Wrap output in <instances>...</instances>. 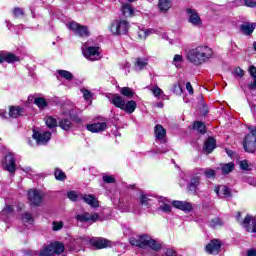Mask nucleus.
I'll use <instances>...</instances> for the list:
<instances>
[{"label":"nucleus","instance_id":"obj_33","mask_svg":"<svg viewBox=\"0 0 256 256\" xmlns=\"http://www.w3.org/2000/svg\"><path fill=\"white\" fill-rule=\"evenodd\" d=\"M90 243V238L89 237H78L74 240V245H78V247H85L89 245Z\"/></svg>","mask_w":256,"mask_h":256},{"label":"nucleus","instance_id":"obj_38","mask_svg":"<svg viewBox=\"0 0 256 256\" xmlns=\"http://www.w3.org/2000/svg\"><path fill=\"white\" fill-rule=\"evenodd\" d=\"M222 174L223 175H229V173H231L233 171V169H235V164H233V162H229L227 164H222Z\"/></svg>","mask_w":256,"mask_h":256},{"label":"nucleus","instance_id":"obj_31","mask_svg":"<svg viewBox=\"0 0 256 256\" xmlns=\"http://www.w3.org/2000/svg\"><path fill=\"white\" fill-rule=\"evenodd\" d=\"M149 65V60L147 58H137L135 62V67L137 71H143L145 67Z\"/></svg>","mask_w":256,"mask_h":256},{"label":"nucleus","instance_id":"obj_56","mask_svg":"<svg viewBox=\"0 0 256 256\" xmlns=\"http://www.w3.org/2000/svg\"><path fill=\"white\" fill-rule=\"evenodd\" d=\"M248 89L250 91H256V77L253 78V82L248 83Z\"/></svg>","mask_w":256,"mask_h":256},{"label":"nucleus","instance_id":"obj_17","mask_svg":"<svg viewBox=\"0 0 256 256\" xmlns=\"http://www.w3.org/2000/svg\"><path fill=\"white\" fill-rule=\"evenodd\" d=\"M87 129L91 133H103V131H107V123L100 122V123L89 124L87 125Z\"/></svg>","mask_w":256,"mask_h":256},{"label":"nucleus","instance_id":"obj_50","mask_svg":"<svg viewBox=\"0 0 256 256\" xmlns=\"http://www.w3.org/2000/svg\"><path fill=\"white\" fill-rule=\"evenodd\" d=\"M210 227L213 229H217V227H221V219L214 218L209 222Z\"/></svg>","mask_w":256,"mask_h":256},{"label":"nucleus","instance_id":"obj_2","mask_svg":"<svg viewBox=\"0 0 256 256\" xmlns=\"http://www.w3.org/2000/svg\"><path fill=\"white\" fill-rule=\"evenodd\" d=\"M129 241L134 247H139L140 249H152V251H161L163 249V242L153 239L148 234L131 237Z\"/></svg>","mask_w":256,"mask_h":256},{"label":"nucleus","instance_id":"obj_14","mask_svg":"<svg viewBox=\"0 0 256 256\" xmlns=\"http://www.w3.org/2000/svg\"><path fill=\"white\" fill-rule=\"evenodd\" d=\"M241 226L248 231V233H256V218L251 215H246L241 222Z\"/></svg>","mask_w":256,"mask_h":256},{"label":"nucleus","instance_id":"obj_53","mask_svg":"<svg viewBox=\"0 0 256 256\" xmlns=\"http://www.w3.org/2000/svg\"><path fill=\"white\" fill-rule=\"evenodd\" d=\"M53 231H61L63 229V223L61 221H54L52 223Z\"/></svg>","mask_w":256,"mask_h":256},{"label":"nucleus","instance_id":"obj_22","mask_svg":"<svg viewBox=\"0 0 256 256\" xmlns=\"http://www.w3.org/2000/svg\"><path fill=\"white\" fill-rule=\"evenodd\" d=\"M198 173L200 175H205L206 179H215L217 177V171L211 168H198Z\"/></svg>","mask_w":256,"mask_h":256},{"label":"nucleus","instance_id":"obj_42","mask_svg":"<svg viewBox=\"0 0 256 256\" xmlns=\"http://www.w3.org/2000/svg\"><path fill=\"white\" fill-rule=\"evenodd\" d=\"M45 123L49 129H53L54 127H57V119L48 116L45 118Z\"/></svg>","mask_w":256,"mask_h":256},{"label":"nucleus","instance_id":"obj_6","mask_svg":"<svg viewBox=\"0 0 256 256\" xmlns=\"http://www.w3.org/2000/svg\"><path fill=\"white\" fill-rule=\"evenodd\" d=\"M82 53L88 61H99L101 60V49L96 46H82Z\"/></svg>","mask_w":256,"mask_h":256},{"label":"nucleus","instance_id":"obj_18","mask_svg":"<svg viewBox=\"0 0 256 256\" xmlns=\"http://www.w3.org/2000/svg\"><path fill=\"white\" fill-rule=\"evenodd\" d=\"M173 207H175L176 209H180V211H192L193 210V206L191 205V203L189 202H185V201H179V200H175L172 202Z\"/></svg>","mask_w":256,"mask_h":256},{"label":"nucleus","instance_id":"obj_47","mask_svg":"<svg viewBox=\"0 0 256 256\" xmlns=\"http://www.w3.org/2000/svg\"><path fill=\"white\" fill-rule=\"evenodd\" d=\"M161 256H177V252L173 248H165Z\"/></svg>","mask_w":256,"mask_h":256},{"label":"nucleus","instance_id":"obj_15","mask_svg":"<svg viewBox=\"0 0 256 256\" xmlns=\"http://www.w3.org/2000/svg\"><path fill=\"white\" fill-rule=\"evenodd\" d=\"M4 168L9 173H15V169H16V166H15V155L13 153H9V154L6 155Z\"/></svg>","mask_w":256,"mask_h":256},{"label":"nucleus","instance_id":"obj_51","mask_svg":"<svg viewBox=\"0 0 256 256\" xmlns=\"http://www.w3.org/2000/svg\"><path fill=\"white\" fill-rule=\"evenodd\" d=\"M149 201H150L149 197H147L143 192H141L140 193V203H141V205L147 206V205H149Z\"/></svg>","mask_w":256,"mask_h":256},{"label":"nucleus","instance_id":"obj_55","mask_svg":"<svg viewBox=\"0 0 256 256\" xmlns=\"http://www.w3.org/2000/svg\"><path fill=\"white\" fill-rule=\"evenodd\" d=\"M104 183H115V178L113 176L110 175H104L102 177Z\"/></svg>","mask_w":256,"mask_h":256},{"label":"nucleus","instance_id":"obj_45","mask_svg":"<svg viewBox=\"0 0 256 256\" xmlns=\"http://www.w3.org/2000/svg\"><path fill=\"white\" fill-rule=\"evenodd\" d=\"M240 169L244 171H251V164L247 160H242L239 162Z\"/></svg>","mask_w":256,"mask_h":256},{"label":"nucleus","instance_id":"obj_5","mask_svg":"<svg viewBox=\"0 0 256 256\" xmlns=\"http://www.w3.org/2000/svg\"><path fill=\"white\" fill-rule=\"evenodd\" d=\"M129 27L127 20H115L110 26V31L112 35H127Z\"/></svg>","mask_w":256,"mask_h":256},{"label":"nucleus","instance_id":"obj_43","mask_svg":"<svg viewBox=\"0 0 256 256\" xmlns=\"http://www.w3.org/2000/svg\"><path fill=\"white\" fill-rule=\"evenodd\" d=\"M59 127H61V129H63L64 131H69V129H71V120L62 119L59 122Z\"/></svg>","mask_w":256,"mask_h":256},{"label":"nucleus","instance_id":"obj_24","mask_svg":"<svg viewBox=\"0 0 256 256\" xmlns=\"http://www.w3.org/2000/svg\"><path fill=\"white\" fill-rule=\"evenodd\" d=\"M154 133L158 141H163V139H165V136L167 135V130H165L162 125L158 124L154 128Z\"/></svg>","mask_w":256,"mask_h":256},{"label":"nucleus","instance_id":"obj_34","mask_svg":"<svg viewBox=\"0 0 256 256\" xmlns=\"http://www.w3.org/2000/svg\"><path fill=\"white\" fill-rule=\"evenodd\" d=\"M185 59L183 58V55L181 54H176L173 57L172 64H174L177 69H181V66L183 65Z\"/></svg>","mask_w":256,"mask_h":256},{"label":"nucleus","instance_id":"obj_30","mask_svg":"<svg viewBox=\"0 0 256 256\" xmlns=\"http://www.w3.org/2000/svg\"><path fill=\"white\" fill-rule=\"evenodd\" d=\"M150 91L153 93L154 97L157 99H167V95H165V92L159 86H153L150 88Z\"/></svg>","mask_w":256,"mask_h":256},{"label":"nucleus","instance_id":"obj_64","mask_svg":"<svg viewBox=\"0 0 256 256\" xmlns=\"http://www.w3.org/2000/svg\"><path fill=\"white\" fill-rule=\"evenodd\" d=\"M4 58H3V52H0V63H3Z\"/></svg>","mask_w":256,"mask_h":256},{"label":"nucleus","instance_id":"obj_59","mask_svg":"<svg viewBox=\"0 0 256 256\" xmlns=\"http://www.w3.org/2000/svg\"><path fill=\"white\" fill-rule=\"evenodd\" d=\"M246 7H256V0H245Z\"/></svg>","mask_w":256,"mask_h":256},{"label":"nucleus","instance_id":"obj_16","mask_svg":"<svg viewBox=\"0 0 256 256\" xmlns=\"http://www.w3.org/2000/svg\"><path fill=\"white\" fill-rule=\"evenodd\" d=\"M76 220L80 221V223H87V221H99V214H91V213H84L76 215Z\"/></svg>","mask_w":256,"mask_h":256},{"label":"nucleus","instance_id":"obj_35","mask_svg":"<svg viewBox=\"0 0 256 256\" xmlns=\"http://www.w3.org/2000/svg\"><path fill=\"white\" fill-rule=\"evenodd\" d=\"M155 33V30L139 29L137 32L138 38L141 40L147 39L149 35Z\"/></svg>","mask_w":256,"mask_h":256},{"label":"nucleus","instance_id":"obj_28","mask_svg":"<svg viewBox=\"0 0 256 256\" xmlns=\"http://www.w3.org/2000/svg\"><path fill=\"white\" fill-rule=\"evenodd\" d=\"M22 115H23V108L19 106L9 107V116L13 117V119H17V117H21Z\"/></svg>","mask_w":256,"mask_h":256},{"label":"nucleus","instance_id":"obj_57","mask_svg":"<svg viewBox=\"0 0 256 256\" xmlns=\"http://www.w3.org/2000/svg\"><path fill=\"white\" fill-rule=\"evenodd\" d=\"M13 13H14V16L16 17H23V9L21 8H15Z\"/></svg>","mask_w":256,"mask_h":256},{"label":"nucleus","instance_id":"obj_25","mask_svg":"<svg viewBox=\"0 0 256 256\" xmlns=\"http://www.w3.org/2000/svg\"><path fill=\"white\" fill-rule=\"evenodd\" d=\"M214 191L218 197H231V190L227 186H217L214 188Z\"/></svg>","mask_w":256,"mask_h":256},{"label":"nucleus","instance_id":"obj_60","mask_svg":"<svg viewBox=\"0 0 256 256\" xmlns=\"http://www.w3.org/2000/svg\"><path fill=\"white\" fill-rule=\"evenodd\" d=\"M249 73H250L252 79H254L256 77V67L255 66H251L249 68Z\"/></svg>","mask_w":256,"mask_h":256},{"label":"nucleus","instance_id":"obj_40","mask_svg":"<svg viewBox=\"0 0 256 256\" xmlns=\"http://www.w3.org/2000/svg\"><path fill=\"white\" fill-rule=\"evenodd\" d=\"M120 93L124 96V97H134L135 96V91H133V89L129 88V87H122L120 88Z\"/></svg>","mask_w":256,"mask_h":256},{"label":"nucleus","instance_id":"obj_3","mask_svg":"<svg viewBox=\"0 0 256 256\" xmlns=\"http://www.w3.org/2000/svg\"><path fill=\"white\" fill-rule=\"evenodd\" d=\"M250 134L246 135L243 143L246 153H255L256 151V126H248Z\"/></svg>","mask_w":256,"mask_h":256},{"label":"nucleus","instance_id":"obj_7","mask_svg":"<svg viewBox=\"0 0 256 256\" xmlns=\"http://www.w3.org/2000/svg\"><path fill=\"white\" fill-rule=\"evenodd\" d=\"M186 15L187 21L192 27H201V25H203V20H201V16L197 10L188 8L186 10Z\"/></svg>","mask_w":256,"mask_h":256},{"label":"nucleus","instance_id":"obj_44","mask_svg":"<svg viewBox=\"0 0 256 256\" xmlns=\"http://www.w3.org/2000/svg\"><path fill=\"white\" fill-rule=\"evenodd\" d=\"M22 221L24 223H28L29 225H32L33 223V216L29 213V212H26L22 215Z\"/></svg>","mask_w":256,"mask_h":256},{"label":"nucleus","instance_id":"obj_21","mask_svg":"<svg viewBox=\"0 0 256 256\" xmlns=\"http://www.w3.org/2000/svg\"><path fill=\"white\" fill-rule=\"evenodd\" d=\"M256 29V24L254 23H244L240 25V31L243 35L249 36L253 35V31Z\"/></svg>","mask_w":256,"mask_h":256},{"label":"nucleus","instance_id":"obj_19","mask_svg":"<svg viewBox=\"0 0 256 256\" xmlns=\"http://www.w3.org/2000/svg\"><path fill=\"white\" fill-rule=\"evenodd\" d=\"M158 210L163 211L164 213H171V203L167 198L160 197L158 200Z\"/></svg>","mask_w":256,"mask_h":256},{"label":"nucleus","instance_id":"obj_4","mask_svg":"<svg viewBox=\"0 0 256 256\" xmlns=\"http://www.w3.org/2000/svg\"><path fill=\"white\" fill-rule=\"evenodd\" d=\"M65 251V245L61 242H52L50 245L45 246L40 250L38 256H52V255H61Z\"/></svg>","mask_w":256,"mask_h":256},{"label":"nucleus","instance_id":"obj_10","mask_svg":"<svg viewBox=\"0 0 256 256\" xmlns=\"http://www.w3.org/2000/svg\"><path fill=\"white\" fill-rule=\"evenodd\" d=\"M28 200L31 205L39 207L43 203V192L41 190L33 189L28 191Z\"/></svg>","mask_w":256,"mask_h":256},{"label":"nucleus","instance_id":"obj_52","mask_svg":"<svg viewBox=\"0 0 256 256\" xmlns=\"http://www.w3.org/2000/svg\"><path fill=\"white\" fill-rule=\"evenodd\" d=\"M173 92L176 95H183V88L181 87V84H179V83L174 84Z\"/></svg>","mask_w":256,"mask_h":256},{"label":"nucleus","instance_id":"obj_12","mask_svg":"<svg viewBox=\"0 0 256 256\" xmlns=\"http://www.w3.org/2000/svg\"><path fill=\"white\" fill-rule=\"evenodd\" d=\"M89 245L96 249H107V247H113V242L105 238H90Z\"/></svg>","mask_w":256,"mask_h":256},{"label":"nucleus","instance_id":"obj_54","mask_svg":"<svg viewBox=\"0 0 256 256\" xmlns=\"http://www.w3.org/2000/svg\"><path fill=\"white\" fill-rule=\"evenodd\" d=\"M68 199H70V201H77V199H79V195H77V192L75 191H70L68 192Z\"/></svg>","mask_w":256,"mask_h":256},{"label":"nucleus","instance_id":"obj_46","mask_svg":"<svg viewBox=\"0 0 256 256\" xmlns=\"http://www.w3.org/2000/svg\"><path fill=\"white\" fill-rule=\"evenodd\" d=\"M11 213H13V206L9 205L6 206L1 212L0 215L2 217H7V215H11Z\"/></svg>","mask_w":256,"mask_h":256},{"label":"nucleus","instance_id":"obj_13","mask_svg":"<svg viewBox=\"0 0 256 256\" xmlns=\"http://www.w3.org/2000/svg\"><path fill=\"white\" fill-rule=\"evenodd\" d=\"M222 245L223 243H221V240L213 239L206 245L205 251L210 255H219V251H221Z\"/></svg>","mask_w":256,"mask_h":256},{"label":"nucleus","instance_id":"obj_1","mask_svg":"<svg viewBox=\"0 0 256 256\" xmlns=\"http://www.w3.org/2000/svg\"><path fill=\"white\" fill-rule=\"evenodd\" d=\"M186 59L189 63H192V65L199 67V65H203L210 59H213V49L205 45L191 48L186 53Z\"/></svg>","mask_w":256,"mask_h":256},{"label":"nucleus","instance_id":"obj_29","mask_svg":"<svg viewBox=\"0 0 256 256\" xmlns=\"http://www.w3.org/2000/svg\"><path fill=\"white\" fill-rule=\"evenodd\" d=\"M82 199L87 205H90V207H99V201L93 195H84Z\"/></svg>","mask_w":256,"mask_h":256},{"label":"nucleus","instance_id":"obj_49","mask_svg":"<svg viewBox=\"0 0 256 256\" xmlns=\"http://www.w3.org/2000/svg\"><path fill=\"white\" fill-rule=\"evenodd\" d=\"M54 175L55 179H57L58 181H63L65 179V173L60 169H56Z\"/></svg>","mask_w":256,"mask_h":256},{"label":"nucleus","instance_id":"obj_63","mask_svg":"<svg viewBox=\"0 0 256 256\" xmlns=\"http://www.w3.org/2000/svg\"><path fill=\"white\" fill-rule=\"evenodd\" d=\"M246 255L247 256H256V249L252 248V249L247 250Z\"/></svg>","mask_w":256,"mask_h":256},{"label":"nucleus","instance_id":"obj_39","mask_svg":"<svg viewBox=\"0 0 256 256\" xmlns=\"http://www.w3.org/2000/svg\"><path fill=\"white\" fill-rule=\"evenodd\" d=\"M58 75L66 81H73V74L67 70H57Z\"/></svg>","mask_w":256,"mask_h":256},{"label":"nucleus","instance_id":"obj_8","mask_svg":"<svg viewBox=\"0 0 256 256\" xmlns=\"http://www.w3.org/2000/svg\"><path fill=\"white\" fill-rule=\"evenodd\" d=\"M198 171H199V168H195L192 171L190 180L188 182V189L193 193H195V191L199 189V186L201 185V177H203L202 174L198 173Z\"/></svg>","mask_w":256,"mask_h":256},{"label":"nucleus","instance_id":"obj_9","mask_svg":"<svg viewBox=\"0 0 256 256\" xmlns=\"http://www.w3.org/2000/svg\"><path fill=\"white\" fill-rule=\"evenodd\" d=\"M67 28L70 31H73L75 35H78L79 37H89V30L86 26L80 25L77 22H70L67 24Z\"/></svg>","mask_w":256,"mask_h":256},{"label":"nucleus","instance_id":"obj_36","mask_svg":"<svg viewBox=\"0 0 256 256\" xmlns=\"http://www.w3.org/2000/svg\"><path fill=\"white\" fill-rule=\"evenodd\" d=\"M2 56L4 58V61H6V63H16V61H19V58L15 56V54L2 52Z\"/></svg>","mask_w":256,"mask_h":256},{"label":"nucleus","instance_id":"obj_20","mask_svg":"<svg viewBox=\"0 0 256 256\" xmlns=\"http://www.w3.org/2000/svg\"><path fill=\"white\" fill-rule=\"evenodd\" d=\"M110 103L118 109H122L125 105V99L119 94H113L110 98Z\"/></svg>","mask_w":256,"mask_h":256},{"label":"nucleus","instance_id":"obj_61","mask_svg":"<svg viewBox=\"0 0 256 256\" xmlns=\"http://www.w3.org/2000/svg\"><path fill=\"white\" fill-rule=\"evenodd\" d=\"M186 90L190 95H193V86L191 85V82L186 83Z\"/></svg>","mask_w":256,"mask_h":256},{"label":"nucleus","instance_id":"obj_27","mask_svg":"<svg viewBox=\"0 0 256 256\" xmlns=\"http://www.w3.org/2000/svg\"><path fill=\"white\" fill-rule=\"evenodd\" d=\"M217 147V143L215 141V138H208L204 144V151L206 153H213V150Z\"/></svg>","mask_w":256,"mask_h":256},{"label":"nucleus","instance_id":"obj_48","mask_svg":"<svg viewBox=\"0 0 256 256\" xmlns=\"http://www.w3.org/2000/svg\"><path fill=\"white\" fill-rule=\"evenodd\" d=\"M81 93L83 94V98L85 99V101H91V99L93 98V94L87 89H81Z\"/></svg>","mask_w":256,"mask_h":256},{"label":"nucleus","instance_id":"obj_32","mask_svg":"<svg viewBox=\"0 0 256 256\" xmlns=\"http://www.w3.org/2000/svg\"><path fill=\"white\" fill-rule=\"evenodd\" d=\"M122 13L125 17H133V15H135V10L132 5L124 4L122 6Z\"/></svg>","mask_w":256,"mask_h":256},{"label":"nucleus","instance_id":"obj_26","mask_svg":"<svg viewBox=\"0 0 256 256\" xmlns=\"http://www.w3.org/2000/svg\"><path fill=\"white\" fill-rule=\"evenodd\" d=\"M137 109V103L133 100H129L127 102H124V106L122 108V111H125V113H135V110Z\"/></svg>","mask_w":256,"mask_h":256},{"label":"nucleus","instance_id":"obj_11","mask_svg":"<svg viewBox=\"0 0 256 256\" xmlns=\"http://www.w3.org/2000/svg\"><path fill=\"white\" fill-rule=\"evenodd\" d=\"M33 139H35L37 145H47L51 141V132H41L33 130Z\"/></svg>","mask_w":256,"mask_h":256},{"label":"nucleus","instance_id":"obj_23","mask_svg":"<svg viewBox=\"0 0 256 256\" xmlns=\"http://www.w3.org/2000/svg\"><path fill=\"white\" fill-rule=\"evenodd\" d=\"M173 7V3L171 0H159L158 1V9L160 13H167L169 9Z\"/></svg>","mask_w":256,"mask_h":256},{"label":"nucleus","instance_id":"obj_58","mask_svg":"<svg viewBox=\"0 0 256 256\" xmlns=\"http://www.w3.org/2000/svg\"><path fill=\"white\" fill-rule=\"evenodd\" d=\"M245 182L248 183V185H252L253 187H256V180L253 177L246 178Z\"/></svg>","mask_w":256,"mask_h":256},{"label":"nucleus","instance_id":"obj_37","mask_svg":"<svg viewBox=\"0 0 256 256\" xmlns=\"http://www.w3.org/2000/svg\"><path fill=\"white\" fill-rule=\"evenodd\" d=\"M34 105H37L39 109H45V107H47L49 103L47 102V100H45V98L37 97L34 99Z\"/></svg>","mask_w":256,"mask_h":256},{"label":"nucleus","instance_id":"obj_41","mask_svg":"<svg viewBox=\"0 0 256 256\" xmlns=\"http://www.w3.org/2000/svg\"><path fill=\"white\" fill-rule=\"evenodd\" d=\"M194 129H196V131H198L199 133H201L202 135H204V133H206V128H205V123L203 122H195L193 125Z\"/></svg>","mask_w":256,"mask_h":256},{"label":"nucleus","instance_id":"obj_62","mask_svg":"<svg viewBox=\"0 0 256 256\" xmlns=\"http://www.w3.org/2000/svg\"><path fill=\"white\" fill-rule=\"evenodd\" d=\"M235 73L238 75V77H243V75H245V71H243L241 68H236Z\"/></svg>","mask_w":256,"mask_h":256}]
</instances>
